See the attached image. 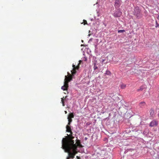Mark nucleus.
I'll list each match as a JSON object with an SVG mask.
<instances>
[{
	"label": "nucleus",
	"instance_id": "f257e3e1",
	"mask_svg": "<svg viewBox=\"0 0 159 159\" xmlns=\"http://www.w3.org/2000/svg\"><path fill=\"white\" fill-rule=\"evenodd\" d=\"M71 74L67 72L68 75H65L64 85L61 87V89L63 90H67L68 87V83L72 80L73 76L76 74V70H71Z\"/></svg>",
	"mask_w": 159,
	"mask_h": 159
},
{
	"label": "nucleus",
	"instance_id": "f03ea898",
	"mask_svg": "<svg viewBox=\"0 0 159 159\" xmlns=\"http://www.w3.org/2000/svg\"><path fill=\"white\" fill-rule=\"evenodd\" d=\"M62 148L64 149L65 152L72 151V152L74 154L75 156L78 153V151H77V148L76 145L63 147Z\"/></svg>",
	"mask_w": 159,
	"mask_h": 159
},
{
	"label": "nucleus",
	"instance_id": "7ed1b4c3",
	"mask_svg": "<svg viewBox=\"0 0 159 159\" xmlns=\"http://www.w3.org/2000/svg\"><path fill=\"white\" fill-rule=\"evenodd\" d=\"M74 138V137L72 136L70 139L68 140L67 143L66 142L64 143V146H62V148L76 145V144H74V140H73Z\"/></svg>",
	"mask_w": 159,
	"mask_h": 159
},
{
	"label": "nucleus",
	"instance_id": "20e7f679",
	"mask_svg": "<svg viewBox=\"0 0 159 159\" xmlns=\"http://www.w3.org/2000/svg\"><path fill=\"white\" fill-rule=\"evenodd\" d=\"M82 63V60H79V61H75L73 64L72 70H78L80 67V66Z\"/></svg>",
	"mask_w": 159,
	"mask_h": 159
},
{
	"label": "nucleus",
	"instance_id": "39448f33",
	"mask_svg": "<svg viewBox=\"0 0 159 159\" xmlns=\"http://www.w3.org/2000/svg\"><path fill=\"white\" fill-rule=\"evenodd\" d=\"M134 15L140 18L141 16V11L139 8L138 6L135 7L134 9Z\"/></svg>",
	"mask_w": 159,
	"mask_h": 159
},
{
	"label": "nucleus",
	"instance_id": "423d86ee",
	"mask_svg": "<svg viewBox=\"0 0 159 159\" xmlns=\"http://www.w3.org/2000/svg\"><path fill=\"white\" fill-rule=\"evenodd\" d=\"M72 136V135L70 134L68 136H66L65 138H63L62 141V146H64V143L66 142L67 143L68 140Z\"/></svg>",
	"mask_w": 159,
	"mask_h": 159
},
{
	"label": "nucleus",
	"instance_id": "0eeeda50",
	"mask_svg": "<svg viewBox=\"0 0 159 159\" xmlns=\"http://www.w3.org/2000/svg\"><path fill=\"white\" fill-rule=\"evenodd\" d=\"M158 124L157 121L155 120H153L149 124V126L151 127L157 126Z\"/></svg>",
	"mask_w": 159,
	"mask_h": 159
},
{
	"label": "nucleus",
	"instance_id": "6e6552de",
	"mask_svg": "<svg viewBox=\"0 0 159 159\" xmlns=\"http://www.w3.org/2000/svg\"><path fill=\"white\" fill-rule=\"evenodd\" d=\"M121 4L120 0H116L115 3V7L116 8H118Z\"/></svg>",
	"mask_w": 159,
	"mask_h": 159
},
{
	"label": "nucleus",
	"instance_id": "1a4fd4ad",
	"mask_svg": "<svg viewBox=\"0 0 159 159\" xmlns=\"http://www.w3.org/2000/svg\"><path fill=\"white\" fill-rule=\"evenodd\" d=\"M71 151H69V152H66L68 153V156H69L67 157H69V159L70 158H71L73 159L74 157V154H73V153L70 152Z\"/></svg>",
	"mask_w": 159,
	"mask_h": 159
},
{
	"label": "nucleus",
	"instance_id": "9d476101",
	"mask_svg": "<svg viewBox=\"0 0 159 159\" xmlns=\"http://www.w3.org/2000/svg\"><path fill=\"white\" fill-rule=\"evenodd\" d=\"M121 14V12L120 11H116L114 13V16L115 17H120Z\"/></svg>",
	"mask_w": 159,
	"mask_h": 159
},
{
	"label": "nucleus",
	"instance_id": "9b49d317",
	"mask_svg": "<svg viewBox=\"0 0 159 159\" xmlns=\"http://www.w3.org/2000/svg\"><path fill=\"white\" fill-rule=\"evenodd\" d=\"M146 105L145 102H141L139 104V106L141 108H143Z\"/></svg>",
	"mask_w": 159,
	"mask_h": 159
},
{
	"label": "nucleus",
	"instance_id": "f8f14e48",
	"mask_svg": "<svg viewBox=\"0 0 159 159\" xmlns=\"http://www.w3.org/2000/svg\"><path fill=\"white\" fill-rule=\"evenodd\" d=\"M75 144H76V146H77V148L78 146L80 147H82V145L80 144V141L79 140H77L76 143Z\"/></svg>",
	"mask_w": 159,
	"mask_h": 159
},
{
	"label": "nucleus",
	"instance_id": "ddd939ff",
	"mask_svg": "<svg viewBox=\"0 0 159 159\" xmlns=\"http://www.w3.org/2000/svg\"><path fill=\"white\" fill-rule=\"evenodd\" d=\"M67 97V96H66L65 97H63L62 98H61V102L63 106H65V103L64 102V101L66 100V98Z\"/></svg>",
	"mask_w": 159,
	"mask_h": 159
},
{
	"label": "nucleus",
	"instance_id": "4468645a",
	"mask_svg": "<svg viewBox=\"0 0 159 159\" xmlns=\"http://www.w3.org/2000/svg\"><path fill=\"white\" fill-rule=\"evenodd\" d=\"M74 117V115L73 113H71L69 114L68 116L67 119H71L73 118Z\"/></svg>",
	"mask_w": 159,
	"mask_h": 159
},
{
	"label": "nucleus",
	"instance_id": "2eb2a0df",
	"mask_svg": "<svg viewBox=\"0 0 159 159\" xmlns=\"http://www.w3.org/2000/svg\"><path fill=\"white\" fill-rule=\"evenodd\" d=\"M150 114L151 116L153 117L154 115V112L153 109H151L149 111Z\"/></svg>",
	"mask_w": 159,
	"mask_h": 159
},
{
	"label": "nucleus",
	"instance_id": "dca6fc26",
	"mask_svg": "<svg viewBox=\"0 0 159 159\" xmlns=\"http://www.w3.org/2000/svg\"><path fill=\"white\" fill-rule=\"evenodd\" d=\"M66 131L67 132H69L71 131V129L70 127L69 126V125H68L66 126Z\"/></svg>",
	"mask_w": 159,
	"mask_h": 159
},
{
	"label": "nucleus",
	"instance_id": "f3484780",
	"mask_svg": "<svg viewBox=\"0 0 159 159\" xmlns=\"http://www.w3.org/2000/svg\"><path fill=\"white\" fill-rule=\"evenodd\" d=\"M144 89V88L143 87V86H141L140 88L138 89H137V91H142Z\"/></svg>",
	"mask_w": 159,
	"mask_h": 159
},
{
	"label": "nucleus",
	"instance_id": "a211bd4d",
	"mask_svg": "<svg viewBox=\"0 0 159 159\" xmlns=\"http://www.w3.org/2000/svg\"><path fill=\"white\" fill-rule=\"evenodd\" d=\"M126 86V85L124 84H122L120 85V88L122 89H124Z\"/></svg>",
	"mask_w": 159,
	"mask_h": 159
},
{
	"label": "nucleus",
	"instance_id": "6ab92c4d",
	"mask_svg": "<svg viewBox=\"0 0 159 159\" xmlns=\"http://www.w3.org/2000/svg\"><path fill=\"white\" fill-rule=\"evenodd\" d=\"M68 119V125H70L71 122L72 121V119Z\"/></svg>",
	"mask_w": 159,
	"mask_h": 159
},
{
	"label": "nucleus",
	"instance_id": "aec40b11",
	"mask_svg": "<svg viewBox=\"0 0 159 159\" xmlns=\"http://www.w3.org/2000/svg\"><path fill=\"white\" fill-rule=\"evenodd\" d=\"M83 22H82V23H81V24H83L84 25H88L87 23V21L85 20H83Z\"/></svg>",
	"mask_w": 159,
	"mask_h": 159
},
{
	"label": "nucleus",
	"instance_id": "412c9836",
	"mask_svg": "<svg viewBox=\"0 0 159 159\" xmlns=\"http://www.w3.org/2000/svg\"><path fill=\"white\" fill-rule=\"evenodd\" d=\"M105 74L108 75H111V73L109 70H107Z\"/></svg>",
	"mask_w": 159,
	"mask_h": 159
},
{
	"label": "nucleus",
	"instance_id": "4be33fe9",
	"mask_svg": "<svg viewBox=\"0 0 159 159\" xmlns=\"http://www.w3.org/2000/svg\"><path fill=\"white\" fill-rule=\"evenodd\" d=\"M81 60L82 61V63H81V64H82L83 63V61H87V58L86 57H84Z\"/></svg>",
	"mask_w": 159,
	"mask_h": 159
},
{
	"label": "nucleus",
	"instance_id": "5701e85b",
	"mask_svg": "<svg viewBox=\"0 0 159 159\" xmlns=\"http://www.w3.org/2000/svg\"><path fill=\"white\" fill-rule=\"evenodd\" d=\"M125 32V30H118V33H123V32Z\"/></svg>",
	"mask_w": 159,
	"mask_h": 159
},
{
	"label": "nucleus",
	"instance_id": "b1692460",
	"mask_svg": "<svg viewBox=\"0 0 159 159\" xmlns=\"http://www.w3.org/2000/svg\"><path fill=\"white\" fill-rule=\"evenodd\" d=\"M156 25L155 26V27L156 28H157L159 26V24L157 23V21H156Z\"/></svg>",
	"mask_w": 159,
	"mask_h": 159
},
{
	"label": "nucleus",
	"instance_id": "393cba45",
	"mask_svg": "<svg viewBox=\"0 0 159 159\" xmlns=\"http://www.w3.org/2000/svg\"><path fill=\"white\" fill-rule=\"evenodd\" d=\"M76 158L77 159H80V157L78 156H76Z\"/></svg>",
	"mask_w": 159,
	"mask_h": 159
},
{
	"label": "nucleus",
	"instance_id": "a878e982",
	"mask_svg": "<svg viewBox=\"0 0 159 159\" xmlns=\"http://www.w3.org/2000/svg\"><path fill=\"white\" fill-rule=\"evenodd\" d=\"M70 132V134H71V135H72V133H72V131H71H71H70V132Z\"/></svg>",
	"mask_w": 159,
	"mask_h": 159
},
{
	"label": "nucleus",
	"instance_id": "bb28decb",
	"mask_svg": "<svg viewBox=\"0 0 159 159\" xmlns=\"http://www.w3.org/2000/svg\"><path fill=\"white\" fill-rule=\"evenodd\" d=\"M157 19L159 20V15L158 16V17H157Z\"/></svg>",
	"mask_w": 159,
	"mask_h": 159
},
{
	"label": "nucleus",
	"instance_id": "cd10ccee",
	"mask_svg": "<svg viewBox=\"0 0 159 159\" xmlns=\"http://www.w3.org/2000/svg\"><path fill=\"white\" fill-rule=\"evenodd\" d=\"M65 114H66V113H67V112L66 111H65Z\"/></svg>",
	"mask_w": 159,
	"mask_h": 159
},
{
	"label": "nucleus",
	"instance_id": "c85d7f7f",
	"mask_svg": "<svg viewBox=\"0 0 159 159\" xmlns=\"http://www.w3.org/2000/svg\"><path fill=\"white\" fill-rule=\"evenodd\" d=\"M67 159H69V157H67Z\"/></svg>",
	"mask_w": 159,
	"mask_h": 159
}]
</instances>
